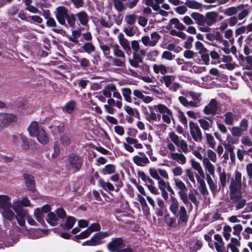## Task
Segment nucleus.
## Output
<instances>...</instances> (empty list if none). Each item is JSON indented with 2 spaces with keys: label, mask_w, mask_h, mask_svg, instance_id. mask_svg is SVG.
<instances>
[{
  "label": "nucleus",
  "mask_w": 252,
  "mask_h": 252,
  "mask_svg": "<svg viewBox=\"0 0 252 252\" xmlns=\"http://www.w3.org/2000/svg\"><path fill=\"white\" fill-rule=\"evenodd\" d=\"M28 131L32 137H36L38 141L42 144L49 142L48 136L45 130L39 126L35 121L32 122L28 127Z\"/></svg>",
  "instance_id": "1"
},
{
  "label": "nucleus",
  "mask_w": 252,
  "mask_h": 252,
  "mask_svg": "<svg viewBox=\"0 0 252 252\" xmlns=\"http://www.w3.org/2000/svg\"><path fill=\"white\" fill-rule=\"evenodd\" d=\"M30 206H31V202L27 196L23 197L21 200L13 201L12 203V209L16 213V216H18L19 219H22L27 216L28 210L24 209L23 207Z\"/></svg>",
  "instance_id": "2"
},
{
  "label": "nucleus",
  "mask_w": 252,
  "mask_h": 252,
  "mask_svg": "<svg viewBox=\"0 0 252 252\" xmlns=\"http://www.w3.org/2000/svg\"><path fill=\"white\" fill-rule=\"evenodd\" d=\"M110 233L108 232L100 231L95 233L88 240L82 243L83 246H97L101 245L105 243V239L109 236Z\"/></svg>",
  "instance_id": "3"
},
{
  "label": "nucleus",
  "mask_w": 252,
  "mask_h": 252,
  "mask_svg": "<svg viewBox=\"0 0 252 252\" xmlns=\"http://www.w3.org/2000/svg\"><path fill=\"white\" fill-rule=\"evenodd\" d=\"M125 245L123 240L120 238H116L112 240L107 245V248L110 252H132L129 248L125 249Z\"/></svg>",
  "instance_id": "4"
},
{
  "label": "nucleus",
  "mask_w": 252,
  "mask_h": 252,
  "mask_svg": "<svg viewBox=\"0 0 252 252\" xmlns=\"http://www.w3.org/2000/svg\"><path fill=\"white\" fill-rule=\"evenodd\" d=\"M175 185L180 190L178 192V194L183 201L187 205H189L190 207H192V204L189 201L187 195V189L185 184L181 180L175 179Z\"/></svg>",
  "instance_id": "5"
},
{
  "label": "nucleus",
  "mask_w": 252,
  "mask_h": 252,
  "mask_svg": "<svg viewBox=\"0 0 252 252\" xmlns=\"http://www.w3.org/2000/svg\"><path fill=\"white\" fill-rule=\"evenodd\" d=\"M189 126L190 132L193 139L195 142H201L202 140V135L197 124L190 121L189 122Z\"/></svg>",
  "instance_id": "6"
},
{
  "label": "nucleus",
  "mask_w": 252,
  "mask_h": 252,
  "mask_svg": "<svg viewBox=\"0 0 252 252\" xmlns=\"http://www.w3.org/2000/svg\"><path fill=\"white\" fill-rule=\"evenodd\" d=\"M68 14V10L65 7L60 6L57 8L56 18L61 25L66 27H67V25L65 22V19Z\"/></svg>",
  "instance_id": "7"
},
{
  "label": "nucleus",
  "mask_w": 252,
  "mask_h": 252,
  "mask_svg": "<svg viewBox=\"0 0 252 252\" xmlns=\"http://www.w3.org/2000/svg\"><path fill=\"white\" fill-rule=\"evenodd\" d=\"M68 159L70 166L77 171L80 169L83 164V159L75 154H70Z\"/></svg>",
  "instance_id": "8"
},
{
  "label": "nucleus",
  "mask_w": 252,
  "mask_h": 252,
  "mask_svg": "<svg viewBox=\"0 0 252 252\" xmlns=\"http://www.w3.org/2000/svg\"><path fill=\"white\" fill-rule=\"evenodd\" d=\"M218 109V104L215 99H212L209 104L205 106L203 109V112L206 115H215Z\"/></svg>",
  "instance_id": "9"
},
{
  "label": "nucleus",
  "mask_w": 252,
  "mask_h": 252,
  "mask_svg": "<svg viewBox=\"0 0 252 252\" xmlns=\"http://www.w3.org/2000/svg\"><path fill=\"white\" fill-rule=\"evenodd\" d=\"M143 44L146 46H154L158 42V32H154L151 34V36H144L141 38Z\"/></svg>",
  "instance_id": "10"
},
{
  "label": "nucleus",
  "mask_w": 252,
  "mask_h": 252,
  "mask_svg": "<svg viewBox=\"0 0 252 252\" xmlns=\"http://www.w3.org/2000/svg\"><path fill=\"white\" fill-rule=\"evenodd\" d=\"M139 155L133 157V161L135 164L143 167L149 163L150 161L144 154L139 152Z\"/></svg>",
  "instance_id": "11"
},
{
  "label": "nucleus",
  "mask_w": 252,
  "mask_h": 252,
  "mask_svg": "<svg viewBox=\"0 0 252 252\" xmlns=\"http://www.w3.org/2000/svg\"><path fill=\"white\" fill-rule=\"evenodd\" d=\"M219 13L216 11H211L206 13L205 19V25L206 24L207 26H211L217 22V18Z\"/></svg>",
  "instance_id": "12"
},
{
  "label": "nucleus",
  "mask_w": 252,
  "mask_h": 252,
  "mask_svg": "<svg viewBox=\"0 0 252 252\" xmlns=\"http://www.w3.org/2000/svg\"><path fill=\"white\" fill-rule=\"evenodd\" d=\"M17 117L11 114H0V121L3 125H6L10 123L16 121Z\"/></svg>",
  "instance_id": "13"
},
{
  "label": "nucleus",
  "mask_w": 252,
  "mask_h": 252,
  "mask_svg": "<svg viewBox=\"0 0 252 252\" xmlns=\"http://www.w3.org/2000/svg\"><path fill=\"white\" fill-rule=\"evenodd\" d=\"M75 17L78 18L80 23L84 26H87L89 21V16L88 14L84 11H81L75 14Z\"/></svg>",
  "instance_id": "14"
},
{
  "label": "nucleus",
  "mask_w": 252,
  "mask_h": 252,
  "mask_svg": "<svg viewBox=\"0 0 252 252\" xmlns=\"http://www.w3.org/2000/svg\"><path fill=\"white\" fill-rule=\"evenodd\" d=\"M190 17L195 21L196 24L200 26H205V16L200 13L193 12L191 15Z\"/></svg>",
  "instance_id": "15"
},
{
  "label": "nucleus",
  "mask_w": 252,
  "mask_h": 252,
  "mask_svg": "<svg viewBox=\"0 0 252 252\" xmlns=\"http://www.w3.org/2000/svg\"><path fill=\"white\" fill-rule=\"evenodd\" d=\"M10 200V198L6 195H0V209L2 210L7 207L12 208Z\"/></svg>",
  "instance_id": "16"
},
{
  "label": "nucleus",
  "mask_w": 252,
  "mask_h": 252,
  "mask_svg": "<svg viewBox=\"0 0 252 252\" xmlns=\"http://www.w3.org/2000/svg\"><path fill=\"white\" fill-rule=\"evenodd\" d=\"M15 219L16 220L18 224L21 227L25 226L26 220H27L28 222L31 225H34L36 223L35 220L30 216L28 212H27V216L25 218L22 219H19L18 216H16L15 217Z\"/></svg>",
  "instance_id": "17"
},
{
  "label": "nucleus",
  "mask_w": 252,
  "mask_h": 252,
  "mask_svg": "<svg viewBox=\"0 0 252 252\" xmlns=\"http://www.w3.org/2000/svg\"><path fill=\"white\" fill-rule=\"evenodd\" d=\"M107 59L111 60L112 65L120 67H124L126 64V58H113L112 56H107Z\"/></svg>",
  "instance_id": "18"
},
{
  "label": "nucleus",
  "mask_w": 252,
  "mask_h": 252,
  "mask_svg": "<svg viewBox=\"0 0 252 252\" xmlns=\"http://www.w3.org/2000/svg\"><path fill=\"white\" fill-rule=\"evenodd\" d=\"M11 208L12 207H7L0 210L2 216L9 220H12L16 216Z\"/></svg>",
  "instance_id": "19"
},
{
  "label": "nucleus",
  "mask_w": 252,
  "mask_h": 252,
  "mask_svg": "<svg viewBox=\"0 0 252 252\" xmlns=\"http://www.w3.org/2000/svg\"><path fill=\"white\" fill-rule=\"evenodd\" d=\"M24 178L25 180L27 188L31 190H33L35 188V182L33 177L28 174H24Z\"/></svg>",
  "instance_id": "20"
},
{
  "label": "nucleus",
  "mask_w": 252,
  "mask_h": 252,
  "mask_svg": "<svg viewBox=\"0 0 252 252\" xmlns=\"http://www.w3.org/2000/svg\"><path fill=\"white\" fill-rule=\"evenodd\" d=\"M118 39L121 45L123 47L126 52L130 51L129 42L127 39L124 37L123 33H120L118 35Z\"/></svg>",
  "instance_id": "21"
},
{
  "label": "nucleus",
  "mask_w": 252,
  "mask_h": 252,
  "mask_svg": "<svg viewBox=\"0 0 252 252\" xmlns=\"http://www.w3.org/2000/svg\"><path fill=\"white\" fill-rule=\"evenodd\" d=\"M142 62L143 60L138 53H133V59L129 60L130 64L134 67H138L139 63Z\"/></svg>",
  "instance_id": "22"
},
{
  "label": "nucleus",
  "mask_w": 252,
  "mask_h": 252,
  "mask_svg": "<svg viewBox=\"0 0 252 252\" xmlns=\"http://www.w3.org/2000/svg\"><path fill=\"white\" fill-rule=\"evenodd\" d=\"M171 203L170 205V210L174 215V216L178 217V209H179V203L178 200L175 197L172 196L171 197Z\"/></svg>",
  "instance_id": "23"
},
{
  "label": "nucleus",
  "mask_w": 252,
  "mask_h": 252,
  "mask_svg": "<svg viewBox=\"0 0 252 252\" xmlns=\"http://www.w3.org/2000/svg\"><path fill=\"white\" fill-rule=\"evenodd\" d=\"M114 91H116V86L113 84L107 85L102 91L104 96L107 98L111 97V93Z\"/></svg>",
  "instance_id": "24"
},
{
  "label": "nucleus",
  "mask_w": 252,
  "mask_h": 252,
  "mask_svg": "<svg viewBox=\"0 0 252 252\" xmlns=\"http://www.w3.org/2000/svg\"><path fill=\"white\" fill-rule=\"evenodd\" d=\"M197 181L199 184L200 191L203 195H206L208 193L206 188L205 183L203 179L201 178L198 175H196Z\"/></svg>",
  "instance_id": "25"
},
{
  "label": "nucleus",
  "mask_w": 252,
  "mask_h": 252,
  "mask_svg": "<svg viewBox=\"0 0 252 252\" xmlns=\"http://www.w3.org/2000/svg\"><path fill=\"white\" fill-rule=\"evenodd\" d=\"M154 108L157 111L158 106L154 105V107L149 106V108L150 110V112L146 113V118L149 121L151 122L152 121H156L157 119V115L154 112Z\"/></svg>",
  "instance_id": "26"
},
{
  "label": "nucleus",
  "mask_w": 252,
  "mask_h": 252,
  "mask_svg": "<svg viewBox=\"0 0 252 252\" xmlns=\"http://www.w3.org/2000/svg\"><path fill=\"white\" fill-rule=\"evenodd\" d=\"M98 184L100 187L106 191H113L115 189L114 186L109 182H106L100 179L98 181Z\"/></svg>",
  "instance_id": "27"
},
{
  "label": "nucleus",
  "mask_w": 252,
  "mask_h": 252,
  "mask_svg": "<svg viewBox=\"0 0 252 252\" xmlns=\"http://www.w3.org/2000/svg\"><path fill=\"white\" fill-rule=\"evenodd\" d=\"M178 216H179V219L182 222L186 223L188 221L189 216L184 206H180Z\"/></svg>",
  "instance_id": "28"
},
{
  "label": "nucleus",
  "mask_w": 252,
  "mask_h": 252,
  "mask_svg": "<svg viewBox=\"0 0 252 252\" xmlns=\"http://www.w3.org/2000/svg\"><path fill=\"white\" fill-rule=\"evenodd\" d=\"M174 79V76L172 75H163L160 77L159 81L161 83L164 84L166 87L169 88Z\"/></svg>",
  "instance_id": "29"
},
{
  "label": "nucleus",
  "mask_w": 252,
  "mask_h": 252,
  "mask_svg": "<svg viewBox=\"0 0 252 252\" xmlns=\"http://www.w3.org/2000/svg\"><path fill=\"white\" fill-rule=\"evenodd\" d=\"M172 159L177 161L181 164H185L186 162V158L182 153H172L171 154Z\"/></svg>",
  "instance_id": "30"
},
{
  "label": "nucleus",
  "mask_w": 252,
  "mask_h": 252,
  "mask_svg": "<svg viewBox=\"0 0 252 252\" xmlns=\"http://www.w3.org/2000/svg\"><path fill=\"white\" fill-rule=\"evenodd\" d=\"M112 47L113 50V54L116 57L126 58L125 53L121 50L120 47L118 44H114Z\"/></svg>",
  "instance_id": "31"
},
{
  "label": "nucleus",
  "mask_w": 252,
  "mask_h": 252,
  "mask_svg": "<svg viewBox=\"0 0 252 252\" xmlns=\"http://www.w3.org/2000/svg\"><path fill=\"white\" fill-rule=\"evenodd\" d=\"M124 32L127 36H132L137 32V29L133 25H128L125 27Z\"/></svg>",
  "instance_id": "32"
},
{
  "label": "nucleus",
  "mask_w": 252,
  "mask_h": 252,
  "mask_svg": "<svg viewBox=\"0 0 252 252\" xmlns=\"http://www.w3.org/2000/svg\"><path fill=\"white\" fill-rule=\"evenodd\" d=\"M224 116L225 124L228 126L232 125L235 115L231 112H227L224 114Z\"/></svg>",
  "instance_id": "33"
},
{
  "label": "nucleus",
  "mask_w": 252,
  "mask_h": 252,
  "mask_svg": "<svg viewBox=\"0 0 252 252\" xmlns=\"http://www.w3.org/2000/svg\"><path fill=\"white\" fill-rule=\"evenodd\" d=\"M121 91L125 100L127 102H131L132 99L131 97V90L129 88H123Z\"/></svg>",
  "instance_id": "34"
},
{
  "label": "nucleus",
  "mask_w": 252,
  "mask_h": 252,
  "mask_svg": "<svg viewBox=\"0 0 252 252\" xmlns=\"http://www.w3.org/2000/svg\"><path fill=\"white\" fill-rule=\"evenodd\" d=\"M185 4L189 8L194 9H198L201 8L202 4L195 0H189L185 2Z\"/></svg>",
  "instance_id": "35"
},
{
  "label": "nucleus",
  "mask_w": 252,
  "mask_h": 252,
  "mask_svg": "<svg viewBox=\"0 0 252 252\" xmlns=\"http://www.w3.org/2000/svg\"><path fill=\"white\" fill-rule=\"evenodd\" d=\"M76 106V103L74 100H71L69 101L65 106V111L67 113L70 114L71 113L75 106Z\"/></svg>",
  "instance_id": "36"
},
{
  "label": "nucleus",
  "mask_w": 252,
  "mask_h": 252,
  "mask_svg": "<svg viewBox=\"0 0 252 252\" xmlns=\"http://www.w3.org/2000/svg\"><path fill=\"white\" fill-rule=\"evenodd\" d=\"M58 220V217L53 212H50L48 214L47 222L52 226H55Z\"/></svg>",
  "instance_id": "37"
},
{
  "label": "nucleus",
  "mask_w": 252,
  "mask_h": 252,
  "mask_svg": "<svg viewBox=\"0 0 252 252\" xmlns=\"http://www.w3.org/2000/svg\"><path fill=\"white\" fill-rule=\"evenodd\" d=\"M241 186V184H239V183L235 182L233 180L231 181L229 186L230 193L232 194L237 193L238 189L240 188Z\"/></svg>",
  "instance_id": "38"
},
{
  "label": "nucleus",
  "mask_w": 252,
  "mask_h": 252,
  "mask_svg": "<svg viewBox=\"0 0 252 252\" xmlns=\"http://www.w3.org/2000/svg\"><path fill=\"white\" fill-rule=\"evenodd\" d=\"M82 48L88 54H90L95 51V47L91 42L84 44Z\"/></svg>",
  "instance_id": "39"
},
{
  "label": "nucleus",
  "mask_w": 252,
  "mask_h": 252,
  "mask_svg": "<svg viewBox=\"0 0 252 252\" xmlns=\"http://www.w3.org/2000/svg\"><path fill=\"white\" fill-rule=\"evenodd\" d=\"M34 215L35 216L36 220L40 223L44 222V213L42 211V210L40 208H37L34 210Z\"/></svg>",
  "instance_id": "40"
},
{
  "label": "nucleus",
  "mask_w": 252,
  "mask_h": 252,
  "mask_svg": "<svg viewBox=\"0 0 252 252\" xmlns=\"http://www.w3.org/2000/svg\"><path fill=\"white\" fill-rule=\"evenodd\" d=\"M125 21L128 25H133L136 21V16L133 14L126 15Z\"/></svg>",
  "instance_id": "41"
},
{
  "label": "nucleus",
  "mask_w": 252,
  "mask_h": 252,
  "mask_svg": "<svg viewBox=\"0 0 252 252\" xmlns=\"http://www.w3.org/2000/svg\"><path fill=\"white\" fill-rule=\"evenodd\" d=\"M115 166L113 164H107L102 169L103 174H111L115 172Z\"/></svg>",
  "instance_id": "42"
},
{
  "label": "nucleus",
  "mask_w": 252,
  "mask_h": 252,
  "mask_svg": "<svg viewBox=\"0 0 252 252\" xmlns=\"http://www.w3.org/2000/svg\"><path fill=\"white\" fill-rule=\"evenodd\" d=\"M113 4L119 12H122L125 9L124 4L121 0H113Z\"/></svg>",
  "instance_id": "43"
},
{
  "label": "nucleus",
  "mask_w": 252,
  "mask_h": 252,
  "mask_svg": "<svg viewBox=\"0 0 252 252\" xmlns=\"http://www.w3.org/2000/svg\"><path fill=\"white\" fill-rule=\"evenodd\" d=\"M158 112L161 114H167L172 115V111L168 108L165 105L158 104Z\"/></svg>",
  "instance_id": "44"
},
{
  "label": "nucleus",
  "mask_w": 252,
  "mask_h": 252,
  "mask_svg": "<svg viewBox=\"0 0 252 252\" xmlns=\"http://www.w3.org/2000/svg\"><path fill=\"white\" fill-rule=\"evenodd\" d=\"M75 15L73 14H68L66 19L67 24L70 28H74L75 24Z\"/></svg>",
  "instance_id": "45"
},
{
  "label": "nucleus",
  "mask_w": 252,
  "mask_h": 252,
  "mask_svg": "<svg viewBox=\"0 0 252 252\" xmlns=\"http://www.w3.org/2000/svg\"><path fill=\"white\" fill-rule=\"evenodd\" d=\"M206 178H207V181L208 183V184L209 186L210 190L212 192H214L216 191L217 189V186L215 184L213 180H212V178L211 177L210 175L209 174L206 175Z\"/></svg>",
  "instance_id": "46"
},
{
  "label": "nucleus",
  "mask_w": 252,
  "mask_h": 252,
  "mask_svg": "<svg viewBox=\"0 0 252 252\" xmlns=\"http://www.w3.org/2000/svg\"><path fill=\"white\" fill-rule=\"evenodd\" d=\"M76 222V219L72 217H69L66 219L65 227L67 229H70Z\"/></svg>",
  "instance_id": "47"
},
{
  "label": "nucleus",
  "mask_w": 252,
  "mask_h": 252,
  "mask_svg": "<svg viewBox=\"0 0 252 252\" xmlns=\"http://www.w3.org/2000/svg\"><path fill=\"white\" fill-rule=\"evenodd\" d=\"M111 180L116 182L115 185L117 188H122L123 186V182L119 180V176L118 174L112 175L111 177Z\"/></svg>",
  "instance_id": "48"
},
{
  "label": "nucleus",
  "mask_w": 252,
  "mask_h": 252,
  "mask_svg": "<svg viewBox=\"0 0 252 252\" xmlns=\"http://www.w3.org/2000/svg\"><path fill=\"white\" fill-rule=\"evenodd\" d=\"M91 234V231L87 228L75 237V240L82 239L88 237Z\"/></svg>",
  "instance_id": "49"
},
{
  "label": "nucleus",
  "mask_w": 252,
  "mask_h": 252,
  "mask_svg": "<svg viewBox=\"0 0 252 252\" xmlns=\"http://www.w3.org/2000/svg\"><path fill=\"white\" fill-rule=\"evenodd\" d=\"M207 143L209 144V146L214 149L215 146L216 142L214 140L213 136L210 133H205Z\"/></svg>",
  "instance_id": "50"
},
{
  "label": "nucleus",
  "mask_w": 252,
  "mask_h": 252,
  "mask_svg": "<svg viewBox=\"0 0 252 252\" xmlns=\"http://www.w3.org/2000/svg\"><path fill=\"white\" fill-rule=\"evenodd\" d=\"M231 131L233 136L239 137L242 135L243 131L239 126H233L232 127Z\"/></svg>",
  "instance_id": "51"
},
{
  "label": "nucleus",
  "mask_w": 252,
  "mask_h": 252,
  "mask_svg": "<svg viewBox=\"0 0 252 252\" xmlns=\"http://www.w3.org/2000/svg\"><path fill=\"white\" fill-rule=\"evenodd\" d=\"M20 139L22 141L21 147L24 150H28L29 149V144L27 138L23 134H20Z\"/></svg>",
  "instance_id": "52"
},
{
  "label": "nucleus",
  "mask_w": 252,
  "mask_h": 252,
  "mask_svg": "<svg viewBox=\"0 0 252 252\" xmlns=\"http://www.w3.org/2000/svg\"><path fill=\"white\" fill-rule=\"evenodd\" d=\"M143 1L146 5L151 6L154 10L158 11V0H155V3L153 0H144Z\"/></svg>",
  "instance_id": "53"
},
{
  "label": "nucleus",
  "mask_w": 252,
  "mask_h": 252,
  "mask_svg": "<svg viewBox=\"0 0 252 252\" xmlns=\"http://www.w3.org/2000/svg\"><path fill=\"white\" fill-rule=\"evenodd\" d=\"M175 57V55H173L170 52L168 51H165L162 53L161 56V59H165L168 61L173 60Z\"/></svg>",
  "instance_id": "54"
},
{
  "label": "nucleus",
  "mask_w": 252,
  "mask_h": 252,
  "mask_svg": "<svg viewBox=\"0 0 252 252\" xmlns=\"http://www.w3.org/2000/svg\"><path fill=\"white\" fill-rule=\"evenodd\" d=\"M178 112L180 121L182 123L185 127H187L188 121L186 117L185 116L184 113L181 110H179Z\"/></svg>",
  "instance_id": "55"
},
{
  "label": "nucleus",
  "mask_w": 252,
  "mask_h": 252,
  "mask_svg": "<svg viewBox=\"0 0 252 252\" xmlns=\"http://www.w3.org/2000/svg\"><path fill=\"white\" fill-rule=\"evenodd\" d=\"M198 122L200 124V126L204 130H208L210 127V125L209 123L206 120L203 119H200L198 120Z\"/></svg>",
  "instance_id": "56"
},
{
  "label": "nucleus",
  "mask_w": 252,
  "mask_h": 252,
  "mask_svg": "<svg viewBox=\"0 0 252 252\" xmlns=\"http://www.w3.org/2000/svg\"><path fill=\"white\" fill-rule=\"evenodd\" d=\"M78 62L80 63V65L84 68L89 67L90 64L89 60L85 58L78 59Z\"/></svg>",
  "instance_id": "57"
},
{
  "label": "nucleus",
  "mask_w": 252,
  "mask_h": 252,
  "mask_svg": "<svg viewBox=\"0 0 252 252\" xmlns=\"http://www.w3.org/2000/svg\"><path fill=\"white\" fill-rule=\"evenodd\" d=\"M100 48L102 50L106 58L107 56H110L109 55L110 53V47L109 45L104 44H101L100 46Z\"/></svg>",
  "instance_id": "58"
},
{
  "label": "nucleus",
  "mask_w": 252,
  "mask_h": 252,
  "mask_svg": "<svg viewBox=\"0 0 252 252\" xmlns=\"http://www.w3.org/2000/svg\"><path fill=\"white\" fill-rule=\"evenodd\" d=\"M164 219L165 222L169 227L173 226V224L175 223V220L173 218H171L169 214H167L164 216Z\"/></svg>",
  "instance_id": "59"
},
{
  "label": "nucleus",
  "mask_w": 252,
  "mask_h": 252,
  "mask_svg": "<svg viewBox=\"0 0 252 252\" xmlns=\"http://www.w3.org/2000/svg\"><path fill=\"white\" fill-rule=\"evenodd\" d=\"M234 231L233 232V234L235 235L239 236V239H241L240 237V232L243 230V226L241 224H236L233 227Z\"/></svg>",
  "instance_id": "60"
},
{
  "label": "nucleus",
  "mask_w": 252,
  "mask_h": 252,
  "mask_svg": "<svg viewBox=\"0 0 252 252\" xmlns=\"http://www.w3.org/2000/svg\"><path fill=\"white\" fill-rule=\"evenodd\" d=\"M170 70H171V69H170L169 67H167L163 64L158 65V72H160L163 75H165V74L166 73L170 72Z\"/></svg>",
  "instance_id": "61"
},
{
  "label": "nucleus",
  "mask_w": 252,
  "mask_h": 252,
  "mask_svg": "<svg viewBox=\"0 0 252 252\" xmlns=\"http://www.w3.org/2000/svg\"><path fill=\"white\" fill-rule=\"evenodd\" d=\"M238 10L236 7H230L225 9L224 14L227 16H232L235 14Z\"/></svg>",
  "instance_id": "62"
},
{
  "label": "nucleus",
  "mask_w": 252,
  "mask_h": 252,
  "mask_svg": "<svg viewBox=\"0 0 252 252\" xmlns=\"http://www.w3.org/2000/svg\"><path fill=\"white\" fill-rule=\"evenodd\" d=\"M176 145L178 147H180L183 152L186 153L187 152L188 148L187 143L184 140H181L179 141L178 143Z\"/></svg>",
  "instance_id": "63"
},
{
  "label": "nucleus",
  "mask_w": 252,
  "mask_h": 252,
  "mask_svg": "<svg viewBox=\"0 0 252 252\" xmlns=\"http://www.w3.org/2000/svg\"><path fill=\"white\" fill-rule=\"evenodd\" d=\"M19 8L17 6L13 5L9 7L7 10V14L9 16H13L18 12Z\"/></svg>",
  "instance_id": "64"
}]
</instances>
